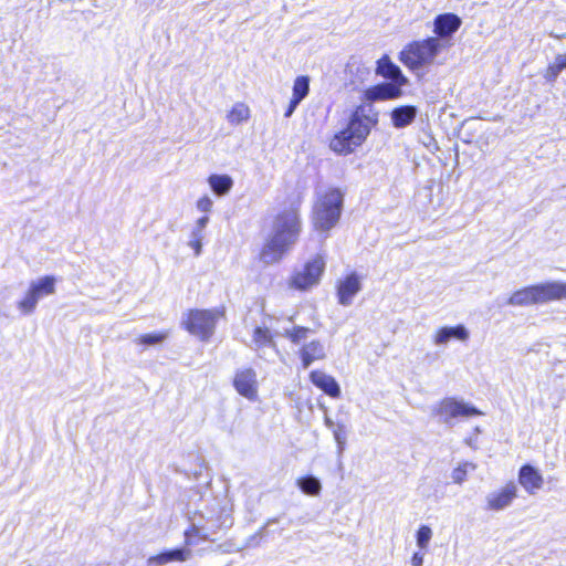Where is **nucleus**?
I'll return each mask as SVG.
<instances>
[{
  "instance_id": "nucleus-1",
  "label": "nucleus",
  "mask_w": 566,
  "mask_h": 566,
  "mask_svg": "<svg viewBox=\"0 0 566 566\" xmlns=\"http://www.w3.org/2000/svg\"><path fill=\"white\" fill-rule=\"evenodd\" d=\"M303 195L290 200L289 207L274 216L273 231L264 240L259 250L258 259L264 265L281 262L298 241L302 232L301 206Z\"/></svg>"
},
{
  "instance_id": "nucleus-2",
  "label": "nucleus",
  "mask_w": 566,
  "mask_h": 566,
  "mask_svg": "<svg viewBox=\"0 0 566 566\" xmlns=\"http://www.w3.org/2000/svg\"><path fill=\"white\" fill-rule=\"evenodd\" d=\"M376 127V113L368 105H356L350 111L346 125L329 137L328 147L336 155H352L365 144Z\"/></svg>"
},
{
  "instance_id": "nucleus-3",
  "label": "nucleus",
  "mask_w": 566,
  "mask_h": 566,
  "mask_svg": "<svg viewBox=\"0 0 566 566\" xmlns=\"http://www.w3.org/2000/svg\"><path fill=\"white\" fill-rule=\"evenodd\" d=\"M566 300V282H544L532 284L514 291L507 298L512 306H530Z\"/></svg>"
},
{
  "instance_id": "nucleus-4",
  "label": "nucleus",
  "mask_w": 566,
  "mask_h": 566,
  "mask_svg": "<svg viewBox=\"0 0 566 566\" xmlns=\"http://www.w3.org/2000/svg\"><path fill=\"white\" fill-rule=\"evenodd\" d=\"M344 195L338 188H328L318 196L312 216L315 231L328 232L340 219Z\"/></svg>"
},
{
  "instance_id": "nucleus-5",
  "label": "nucleus",
  "mask_w": 566,
  "mask_h": 566,
  "mask_svg": "<svg viewBox=\"0 0 566 566\" xmlns=\"http://www.w3.org/2000/svg\"><path fill=\"white\" fill-rule=\"evenodd\" d=\"M442 44L438 38H426L407 43L398 54L400 63L410 72L431 65L440 53Z\"/></svg>"
},
{
  "instance_id": "nucleus-6",
  "label": "nucleus",
  "mask_w": 566,
  "mask_h": 566,
  "mask_svg": "<svg viewBox=\"0 0 566 566\" xmlns=\"http://www.w3.org/2000/svg\"><path fill=\"white\" fill-rule=\"evenodd\" d=\"M226 317L223 306L216 308H190L186 312L182 327L191 335L207 342L214 333L218 321Z\"/></svg>"
},
{
  "instance_id": "nucleus-7",
  "label": "nucleus",
  "mask_w": 566,
  "mask_h": 566,
  "mask_svg": "<svg viewBox=\"0 0 566 566\" xmlns=\"http://www.w3.org/2000/svg\"><path fill=\"white\" fill-rule=\"evenodd\" d=\"M326 259L317 253L294 270L287 280V287L297 292H307L321 283L325 273Z\"/></svg>"
},
{
  "instance_id": "nucleus-8",
  "label": "nucleus",
  "mask_w": 566,
  "mask_h": 566,
  "mask_svg": "<svg viewBox=\"0 0 566 566\" xmlns=\"http://www.w3.org/2000/svg\"><path fill=\"white\" fill-rule=\"evenodd\" d=\"M55 292V279L51 275L32 282L25 296L18 303V307L25 314L34 311L38 301Z\"/></svg>"
},
{
  "instance_id": "nucleus-9",
  "label": "nucleus",
  "mask_w": 566,
  "mask_h": 566,
  "mask_svg": "<svg viewBox=\"0 0 566 566\" xmlns=\"http://www.w3.org/2000/svg\"><path fill=\"white\" fill-rule=\"evenodd\" d=\"M232 385L240 396L252 401L256 400L259 384L256 373L253 368L245 367L238 369L234 373Z\"/></svg>"
},
{
  "instance_id": "nucleus-10",
  "label": "nucleus",
  "mask_w": 566,
  "mask_h": 566,
  "mask_svg": "<svg viewBox=\"0 0 566 566\" xmlns=\"http://www.w3.org/2000/svg\"><path fill=\"white\" fill-rule=\"evenodd\" d=\"M436 413L440 415L446 420L458 417L470 418L482 415V412L475 407L457 401L453 398L442 399L436 408Z\"/></svg>"
},
{
  "instance_id": "nucleus-11",
  "label": "nucleus",
  "mask_w": 566,
  "mask_h": 566,
  "mask_svg": "<svg viewBox=\"0 0 566 566\" xmlns=\"http://www.w3.org/2000/svg\"><path fill=\"white\" fill-rule=\"evenodd\" d=\"M376 75L388 80L390 83L396 84L398 86H406L408 84L407 76L403 75L400 67L395 64L390 56L387 54L381 55L376 61V69H375Z\"/></svg>"
},
{
  "instance_id": "nucleus-12",
  "label": "nucleus",
  "mask_w": 566,
  "mask_h": 566,
  "mask_svg": "<svg viewBox=\"0 0 566 566\" xmlns=\"http://www.w3.org/2000/svg\"><path fill=\"white\" fill-rule=\"evenodd\" d=\"M361 290L360 277L356 272L345 275L336 283L337 301L343 306L352 304L354 296Z\"/></svg>"
},
{
  "instance_id": "nucleus-13",
  "label": "nucleus",
  "mask_w": 566,
  "mask_h": 566,
  "mask_svg": "<svg viewBox=\"0 0 566 566\" xmlns=\"http://www.w3.org/2000/svg\"><path fill=\"white\" fill-rule=\"evenodd\" d=\"M462 25L461 18L452 12L440 13L433 19V38L439 41L451 38Z\"/></svg>"
},
{
  "instance_id": "nucleus-14",
  "label": "nucleus",
  "mask_w": 566,
  "mask_h": 566,
  "mask_svg": "<svg viewBox=\"0 0 566 566\" xmlns=\"http://www.w3.org/2000/svg\"><path fill=\"white\" fill-rule=\"evenodd\" d=\"M517 496V488L513 481H509L501 490L492 492L486 497V509L500 511L509 506Z\"/></svg>"
},
{
  "instance_id": "nucleus-15",
  "label": "nucleus",
  "mask_w": 566,
  "mask_h": 566,
  "mask_svg": "<svg viewBox=\"0 0 566 566\" xmlns=\"http://www.w3.org/2000/svg\"><path fill=\"white\" fill-rule=\"evenodd\" d=\"M297 355L301 359L302 367L306 369L314 361L325 359L326 352L323 343L319 339H313L310 343L301 346L297 350Z\"/></svg>"
},
{
  "instance_id": "nucleus-16",
  "label": "nucleus",
  "mask_w": 566,
  "mask_h": 566,
  "mask_svg": "<svg viewBox=\"0 0 566 566\" xmlns=\"http://www.w3.org/2000/svg\"><path fill=\"white\" fill-rule=\"evenodd\" d=\"M518 483L524 490L534 494L544 485V479L541 472L531 464H523L518 470Z\"/></svg>"
},
{
  "instance_id": "nucleus-17",
  "label": "nucleus",
  "mask_w": 566,
  "mask_h": 566,
  "mask_svg": "<svg viewBox=\"0 0 566 566\" xmlns=\"http://www.w3.org/2000/svg\"><path fill=\"white\" fill-rule=\"evenodd\" d=\"M311 382L331 398L340 397V388L335 378L322 370L315 369L310 373Z\"/></svg>"
},
{
  "instance_id": "nucleus-18",
  "label": "nucleus",
  "mask_w": 566,
  "mask_h": 566,
  "mask_svg": "<svg viewBox=\"0 0 566 566\" xmlns=\"http://www.w3.org/2000/svg\"><path fill=\"white\" fill-rule=\"evenodd\" d=\"M308 93L310 77L307 75L297 76L293 83L292 97L284 112V117H290L294 113L298 104L308 95Z\"/></svg>"
},
{
  "instance_id": "nucleus-19",
  "label": "nucleus",
  "mask_w": 566,
  "mask_h": 566,
  "mask_svg": "<svg viewBox=\"0 0 566 566\" xmlns=\"http://www.w3.org/2000/svg\"><path fill=\"white\" fill-rule=\"evenodd\" d=\"M469 333L463 325L444 326L434 333L433 342L436 345L448 343L450 339L467 340Z\"/></svg>"
},
{
  "instance_id": "nucleus-20",
  "label": "nucleus",
  "mask_w": 566,
  "mask_h": 566,
  "mask_svg": "<svg viewBox=\"0 0 566 566\" xmlns=\"http://www.w3.org/2000/svg\"><path fill=\"white\" fill-rule=\"evenodd\" d=\"M391 122L396 128L410 125L417 115V108L412 105H402L391 111Z\"/></svg>"
},
{
  "instance_id": "nucleus-21",
  "label": "nucleus",
  "mask_w": 566,
  "mask_h": 566,
  "mask_svg": "<svg viewBox=\"0 0 566 566\" xmlns=\"http://www.w3.org/2000/svg\"><path fill=\"white\" fill-rule=\"evenodd\" d=\"M190 552L184 548H175L171 551L161 552L155 556L149 557L148 563L156 566H161L171 562H185L189 557Z\"/></svg>"
},
{
  "instance_id": "nucleus-22",
  "label": "nucleus",
  "mask_w": 566,
  "mask_h": 566,
  "mask_svg": "<svg viewBox=\"0 0 566 566\" xmlns=\"http://www.w3.org/2000/svg\"><path fill=\"white\" fill-rule=\"evenodd\" d=\"M208 182L213 192L218 196L228 193L233 185L231 177L228 175H211L208 178Z\"/></svg>"
},
{
  "instance_id": "nucleus-23",
  "label": "nucleus",
  "mask_w": 566,
  "mask_h": 566,
  "mask_svg": "<svg viewBox=\"0 0 566 566\" xmlns=\"http://www.w3.org/2000/svg\"><path fill=\"white\" fill-rule=\"evenodd\" d=\"M566 69V53L557 54L553 63L548 64L544 71V78L548 83H554L560 72Z\"/></svg>"
},
{
  "instance_id": "nucleus-24",
  "label": "nucleus",
  "mask_w": 566,
  "mask_h": 566,
  "mask_svg": "<svg viewBox=\"0 0 566 566\" xmlns=\"http://www.w3.org/2000/svg\"><path fill=\"white\" fill-rule=\"evenodd\" d=\"M381 101L397 99L402 96V87L390 82L374 85Z\"/></svg>"
},
{
  "instance_id": "nucleus-25",
  "label": "nucleus",
  "mask_w": 566,
  "mask_h": 566,
  "mask_svg": "<svg viewBox=\"0 0 566 566\" xmlns=\"http://www.w3.org/2000/svg\"><path fill=\"white\" fill-rule=\"evenodd\" d=\"M252 340L258 348L274 346L273 335L270 328L256 326L252 333Z\"/></svg>"
},
{
  "instance_id": "nucleus-26",
  "label": "nucleus",
  "mask_w": 566,
  "mask_h": 566,
  "mask_svg": "<svg viewBox=\"0 0 566 566\" xmlns=\"http://www.w3.org/2000/svg\"><path fill=\"white\" fill-rule=\"evenodd\" d=\"M227 118L229 123L238 125L250 118V108L244 103H235L229 111Z\"/></svg>"
},
{
  "instance_id": "nucleus-27",
  "label": "nucleus",
  "mask_w": 566,
  "mask_h": 566,
  "mask_svg": "<svg viewBox=\"0 0 566 566\" xmlns=\"http://www.w3.org/2000/svg\"><path fill=\"white\" fill-rule=\"evenodd\" d=\"M311 333V328L295 325L289 329H285L283 336L289 339L292 344L298 345L304 342Z\"/></svg>"
},
{
  "instance_id": "nucleus-28",
  "label": "nucleus",
  "mask_w": 566,
  "mask_h": 566,
  "mask_svg": "<svg viewBox=\"0 0 566 566\" xmlns=\"http://www.w3.org/2000/svg\"><path fill=\"white\" fill-rule=\"evenodd\" d=\"M297 485L300 486L303 493L312 496L317 495L322 489L319 481L311 475L300 478L297 480Z\"/></svg>"
},
{
  "instance_id": "nucleus-29",
  "label": "nucleus",
  "mask_w": 566,
  "mask_h": 566,
  "mask_svg": "<svg viewBox=\"0 0 566 566\" xmlns=\"http://www.w3.org/2000/svg\"><path fill=\"white\" fill-rule=\"evenodd\" d=\"M167 332H154L142 334L136 338V344L143 346H151L163 343L167 338Z\"/></svg>"
},
{
  "instance_id": "nucleus-30",
  "label": "nucleus",
  "mask_w": 566,
  "mask_h": 566,
  "mask_svg": "<svg viewBox=\"0 0 566 566\" xmlns=\"http://www.w3.org/2000/svg\"><path fill=\"white\" fill-rule=\"evenodd\" d=\"M381 101L378 96V92L376 91L375 86L371 85L364 90L361 94V103L359 105H368L374 113L377 115V124L379 123V112L374 107V103Z\"/></svg>"
},
{
  "instance_id": "nucleus-31",
  "label": "nucleus",
  "mask_w": 566,
  "mask_h": 566,
  "mask_svg": "<svg viewBox=\"0 0 566 566\" xmlns=\"http://www.w3.org/2000/svg\"><path fill=\"white\" fill-rule=\"evenodd\" d=\"M432 531L427 525H421L417 531V544L420 548H427L429 541L431 539Z\"/></svg>"
},
{
  "instance_id": "nucleus-32",
  "label": "nucleus",
  "mask_w": 566,
  "mask_h": 566,
  "mask_svg": "<svg viewBox=\"0 0 566 566\" xmlns=\"http://www.w3.org/2000/svg\"><path fill=\"white\" fill-rule=\"evenodd\" d=\"M468 465V463H462L452 471V480L454 483L460 484L467 480Z\"/></svg>"
},
{
  "instance_id": "nucleus-33",
  "label": "nucleus",
  "mask_w": 566,
  "mask_h": 566,
  "mask_svg": "<svg viewBox=\"0 0 566 566\" xmlns=\"http://www.w3.org/2000/svg\"><path fill=\"white\" fill-rule=\"evenodd\" d=\"M211 207H212V201L208 196H203V197L199 198L197 201V208L200 211L208 212V211H210Z\"/></svg>"
},
{
  "instance_id": "nucleus-34",
  "label": "nucleus",
  "mask_w": 566,
  "mask_h": 566,
  "mask_svg": "<svg viewBox=\"0 0 566 566\" xmlns=\"http://www.w3.org/2000/svg\"><path fill=\"white\" fill-rule=\"evenodd\" d=\"M189 245L193 250L196 255H199L201 252V238L200 235H196V238L189 241Z\"/></svg>"
},
{
  "instance_id": "nucleus-35",
  "label": "nucleus",
  "mask_w": 566,
  "mask_h": 566,
  "mask_svg": "<svg viewBox=\"0 0 566 566\" xmlns=\"http://www.w3.org/2000/svg\"><path fill=\"white\" fill-rule=\"evenodd\" d=\"M423 563V556L420 553H415L411 557V564L412 566H422Z\"/></svg>"
},
{
  "instance_id": "nucleus-36",
  "label": "nucleus",
  "mask_w": 566,
  "mask_h": 566,
  "mask_svg": "<svg viewBox=\"0 0 566 566\" xmlns=\"http://www.w3.org/2000/svg\"><path fill=\"white\" fill-rule=\"evenodd\" d=\"M206 221H207V218H202V219L200 220L201 224H205V222H206Z\"/></svg>"
}]
</instances>
